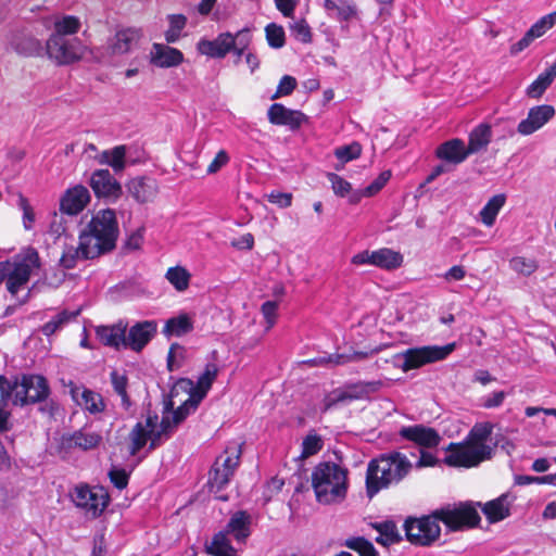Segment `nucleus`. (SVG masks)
<instances>
[{
    "label": "nucleus",
    "mask_w": 556,
    "mask_h": 556,
    "mask_svg": "<svg viewBox=\"0 0 556 556\" xmlns=\"http://www.w3.org/2000/svg\"><path fill=\"white\" fill-rule=\"evenodd\" d=\"M481 518L477 509L470 504H460L456 507L445 506L422 517H407L403 529L406 540L416 546H431L440 539L443 522L447 532L460 531L479 525Z\"/></svg>",
    "instance_id": "f257e3e1"
},
{
    "label": "nucleus",
    "mask_w": 556,
    "mask_h": 556,
    "mask_svg": "<svg viewBox=\"0 0 556 556\" xmlns=\"http://www.w3.org/2000/svg\"><path fill=\"white\" fill-rule=\"evenodd\" d=\"M413 465L406 455L400 452L381 454L371 459L366 470V493L372 498L380 490L401 482Z\"/></svg>",
    "instance_id": "f03ea898"
},
{
    "label": "nucleus",
    "mask_w": 556,
    "mask_h": 556,
    "mask_svg": "<svg viewBox=\"0 0 556 556\" xmlns=\"http://www.w3.org/2000/svg\"><path fill=\"white\" fill-rule=\"evenodd\" d=\"M491 433L492 427L489 424L473 426L464 443H451L447 446L448 454L445 456L444 463L452 467L470 468L491 458L492 448L485 444Z\"/></svg>",
    "instance_id": "7ed1b4c3"
},
{
    "label": "nucleus",
    "mask_w": 556,
    "mask_h": 556,
    "mask_svg": "<svg viewBox=\"0 0 556 556\" xmlns=\"http://www.w3.org/2000/svg\"><path fill=\"white\" fill-rule=\"evenodd\" d=\"M49 395L50 388L43 376L23 374L10 380L0 375V406H5L10 400L18 406L36 404Z\"/></svg>",
    "instance_id": "20e7f679"
},
{
    "label": "nucleus",
    "mask_w": 556,
    "mask_h": 556,
    "mask_svg": "<svg viewBox=\"0 0 556 556\" xmlns=\"http://www.w3.org/2000/svg\"><path fill=\"white\" fill-rule=\"evenodd\" d=\"M312 488L318 503H341L348 493V469L332 462L319 463L312 471Z\"/></svg>",
    "instance_id": "39448f33"
},
{
    "label": "nucleus",
    "mask_w": 556,
    "mask_h": 556,
    "mask_svg": "<svg viewBox=\"0 0 556 556\" xmlns=\"http://www.w3.org/2000/svg\"><path fill=\"white\" fill-rule=\"evenodd\" d=\"M252 516L247 510H237L231 514L225 528L212 538L205 545L207 554L213 556H237L238 551L231 545L230 536L238 544H245L252 533Z\"/></svg>",
    "instance_id": "423d86ee"
},
{
    "label": "nucleus",
    "mask_w": 556,
    "mask_h": 556,
    "mask_svg": "<svg viewBox=\"0 0 556 556\" xmlns=\"http://www.w3.org/2000/svg\"><path fill=\"white\" fill-rule=\"evenodd\" d=\"M80 235L87 240V250L94 247L92 253L101 256L113 251L119 235L115 211L105 208L97 212Z\"/></svg>",
    "instance_id": "0eeeda50"
},
{
    "label": "nucleus",
    "mask_w": 556,
    "mask_h": 556,
    "mask_svg": "<svg viewBox=\"0 0 556 556\" xmlns=\"http://www.w3.org/2000/svg\"><path fill=\"white\" fill-rule=\"evenodd\" d=\"M39 267V254L36 249L29 247L21 254L20 261L0 262V283L7 280L8 291L15 296L20 290L26 288L33 269Z\"/></svg>",
    "instance_id": "6e6552de"
},
{
    "label": "nucleus",
    "mask_w": 556,
    "mask_h": 556,
    "mask_svg": "<svg viewBox=\"0 0 556 556\" xmlns=\"http://www.w3.org/2000/svg\"><path fill=\"white\" fill-rule=\"evenodd\" d=\"M455 349L454 343L444 346L428 345L421 348L408 349L405 352L395 355L394 365L403 371L419 368L426 364L444 359Z\"/></svg>",
    "instance_id": "1a4fd4ad"
},
{
    "label": "nucleus",
    "mask_w": 556,
    "mask_h": 556,
    "mask_svg": "<svg viewBox=\"0 0 556 556\" xmlns=\"http://www.w3.org/2000/svg\"><path fill=\"white\" fill-rule=\"evenodd\" d=\"M86 47L78 37L50 35L43 48L47 56L58 65H70L84 56Z\"/></svg>",
    "instance_id": "9d476101"
},
{
    "label": "nucleus",
    "mask_w": 556,
    "mask_h": 556,
    "mask_svg": "<svg viewBox=\"0 0 556 556\" xmlns=\"http://www.w3.org/2000/svg\"><path fill=\"white\" fill-rule=\"evenodd\" d=\"M71 497L75 506L91 518L99 517L109 504V495L103 489H91L87 484L75 486Z\"/></svg>",
    "instance_id": "9b49d317"
},
{
    "label": "nucleus",
    "mask_w": 556,
    "mask_h": 556,
    "mask_svg": "<svg viewBox=\"0 0 556 556\" xmlns=\"http://www.w3.org/2000/svg\"><path fill=\"white\" fill-rule=\"evenodd\" d=\"M102 435L96 431H89L86 427L72 433L62 434L59 442V452L68 454L73 450L84 452L94 450L102 443Z\"/></svg>",
    "instance_id": "f8f14e48"
},
{
    "label": "nucleus",
    "mask_w": 556,
    "mask_h": 556,
    "mask_svg": "<svg viewBox=\"0 0 556 556\" xmlns=\"http://www.w3.org/2000/svg\"><path fill=\"white\" fill-rule=\"evenodd\" d=\"M143 37L141 28L125 27L117 29L106 41V53L110 55H123L130 52Z\"/></svg>",
    "instance_id": "ddd939ff"
},
{
    "label": "nucleus",
    "mask_w": 556,
    "mask_h": 556,
    "mask_svg": "<svg viewBox=\"0 0 556 556\" xmlns=\"http://www.w3.org/2000/svg\"><path fill=\"white\" fill-rule=\"evenodd\" d=\"M90 187L97 198L106 201H116L122 194L121 184L112 176L109 169H97L90 177Z\"/></svg>",
    "instance_id": "4468645a"
},
{
    "label": "nucleus",
    "mask_w": 556,
    "mask_h": 556,
    "mask_svg": "<svg viewBox=\"0 0 556 556\" xmlns=\"http://www.w3.org/2000/svg\"><path fill=\"white\" fill-rule=\"evenodd\" d=\"M67 387L72 400L89 414L96 415L105 409V403L100 393L73 381H70Z\"/></svg>",
    "instance_id": "2eb2a0df"
},
{
    "label": "nucleus",
    "mask_w": 556,
    "mask_h": 556,
    "mask_svg": "<svg viewBox=\"0 0 556 556\" xmlns=\"http://www.w3.org/2000/svg\"><path fill=\"white\" fill-rule=\"evenodd\" d=\"M399 435L404 440L415 443L421 448L437 447L442 440L435 429L421 424L403 426L399 430Z\"/></svg>",
    "instance_id": "dca6fc26"
},
{
    "label": "nucleus",
    "mask_w": 556,
    "mask_h": 556,
    "mask_svg": "<svg viewBox=\"0 0 556 556\" xmlns=\"http://www.w3.org/2000/svg\"><path fill=\"white\" fill-rule=\"evenodd\" d=\"M90 201V193L83 185L67 189L60 200V212L68 216L79 214Z\"/></svg>",
    "instance_id": "f3484780"
},
{
    "label": "nucleus",
    "mask_w": 556,
    "mask_h": 556,
    "mask_svg": "<svg viewBox=\"0 0 556 556\" xmlns=\"http://www.w3.org/2000/svg\"><path fill=\"white\" fill-rule=\"evenodd\" d=\"M156 333L155 321H140L131 326L125 333V349L140 352Z\"/></svg>",
    "instance_id": "a211bd4d"
},
{
    "label": "nucleus",
    "mask_w": 556,
    "mask_h": 556,
    "mask_svg": "<svg viewBox=\"0 0 556 556\" xmlns=\"http://www.w3.org/2000/svg\"><path fill=\"white\" fill-rule=\"evenodd\" d=\"M268 121L278 126H288L296 130L307 121V116L301 111L287 109L281 103H274L267 111Z\"/></svg>",
    "instance_id": "6ab92c4d"
},
{
    "label": "nucleus",
    "mask_w": 556,
    "mask_h": 556,
    "mask_svg": "<svg viewBox=\"0 0 556 556\" xmlns=\"http://www.w3.org/2000/svg\"><path fill=\"white\" fill-rule=\"evenodd\" d=\"M554 115L555 109L549 104L533 106L529 110L527 118L519 123L517 131L523 136L531 135L543 127Z\"/></svg>",
    "instance_id": "aec40b11"
},
{
    "label": "nucleus",
    "mask_w": 556,
    "mask_h": 556,
    "mask_svg": "<svg viewBox=\"0 0 556 556\" xmlns=\"http://www.w3.org/2000/svg\"><path fill=\"white\" fill-rule=\"evenodd\" d=\"M233 45L232 34L227 31L219 34L214 40L201 39L197 48L201 54L223 59L232 50Z\"/></svg>",
    "instance_id": "412c9836"
},
{
    "label": "nucleus",
    "mask_w": 556,
    "mask_h": 556,
    "mask_svg": "<svg viewBox=\"0 0 556 556\" xmlns=\"http://www.w3.org/2000/svg\"><path fill=\"white\" fill-rule=\"evenodd\" d=\"M151 63L161 68L178 66L184 61L180 50L163 43H153L150 52Z\"/></svg>",
    "instance_id": "4be33fe9"
},
{
    "label": "nucleus",
    "mask_w": 556,
    "mask_h": 556,
    "mask_svg": "<svg viewBox=\"0 0 556 556\" xmlns=\"http://www.w3.org/2000/svg\"><path fill=\"white\" fill-rule=\"evenodd\" d=\"M86 241V238L79 235V244L77 247L66 245L64 248L62 256L60 258V265L63 268L72 269L77 265V262L80 260H93L100 256L97 252L92 253L94 247H91V249L88 250L87 248H85Z\"/></svg>",
    "instance_id": "5701e85b"
},
{
    "label": "nucleus",
    "mask_w": 556,
    "mask_h": 556,
    "mask_svg": "<svg viewBox=\"0 0 556 556\" xmlns=\"http://www.w3.org/2000/svg\"><path fill=\"white\" fill-rule=\"evenodd\" d=\"M469 155L465 142L459 138L447 140L435 150L438 159L454 165L463 163Z\"/></svg>",
    "instance_id": "b1692460"
},
{
    "label": "nucleus",
    "mask_w": 556,
    "mask_h": 556,
    "mask_svg": "<svg viewBox=\"0 0 556 556\" xmlns=\"http://www.w3.org/2000/svg\"><path fill=\"white\" fill-rule=\"evenodd\" d=\"M127 331V325L123 321L111 326H98L96 328L97 338L105 346L119 350L125 349V333Z\"/></svg>",
    "instance_id": "393cba45"
},
{
    "label": "nucleus",
    "mask_w": 556,
    "mask_h": 556,
    "mask_svg": "<svg viewBox=\"0 0 556 556\" xmlns=\"http://www.w3.org/2000/svg\"><path fill=\"white\" fill-rule=\"evenodd\" d=\"M127 188L129 193L139 203H147L152 201L159 192L157 182L151 177L134 178L129 181Z\"/></svg>",
    "instance_id": "a878e982"
},
{
    "label": "nucleus",
    "mask_w": 556,
    "mask_h": 556,
    "mask_svg": "<svg viewBox=\"0 0 556 556\" xmlns=\"http://www.w3.org/2000/svg\"><path fill=\"white\" fill-rule=\"evenodd\" d=\"M11 48L23 56H37L43 53V47L39 39L24 31L16 33L10 40Z\"/></svg>",
    "instance_id": "bb28decb"
},
{
    "label": "nucleus",
    "mask_w": 556,
    "mask_h": 556,
    "mask_svg": "<svg viewBox=\"0 0 556 556\" xmlns=\"http://www.w3.org/2000/svg\"><path fill=\"white\" fill-rule=\"evenodd\" d=\"M219 372V367L215 363H207L204 371L199 376L195 383V392L190 395V403H200L212 388Z\"/></svg>",
    "instance_id": "cd10ccee"
},
{
    "label": "nucleus",
    "mask_w": 556,
    "mask_h": 556,
    "mask_svg": "<svg viewBox=\"0 0 556 556\" xmlns=\"http://www.w3.org/2000/svg\"><path fill=\"white\" fill-rule=\"evenodd\" d=\"M328 16L340 22H349L357 15V8L352 0H325Z\"/></svg>",
    "instance_id": "c85d7f7f"
},
{
    "label": "nucleus",
    "mask_w": 556,
    "mask_h": 556,
    "mask_svg": "<svg viewBox=\"0 0 556 556\" xmlns=\"http://www.w3.org/2000/svg\"><path fill=\"white\" fill-rule=\"evenodd\" d=\"M233 473L230 472L229 469H223L219 466V458L213 465L212 470L210 471L208 478V486L210 492L214 493L215 497L219 501H228V495L219 494L220 491L229 483L230 478Z\"/></svg>",
    "instance_id": "c756f323"
},
{
    "label": "nucleus",
    "mask_w": 556,
    "mask_h": 556,
    "mask_svg": "<svg viewBox=\"0 0 556 556\" xmlns=\"http://www.w3.org/2000/svg\"><path fill=\"white\" fill-rule=\"evenodd\" d=\"M492 140V128L489 124L481 123L476 126L468 137L467 152L469 154L479 153L485 150Z\"/></svg>",
    "instance_id": "7c9ffc66"
},
{
    "label": "nucleus",
    "mask_w": 556,
    "mask_h": 556,
    "mask_svg": "<svg viewBox=\"0 0 556 556\" xmlns=\"http://www.w3.org/2000/svg\"><path fill=\"white\" fill-rule=\"evenodd\" d=\"M371 527L379 533L376 538V542L383 546L396 544L403 540L393 520L374 522L371 523Z\"/></svg>",
    "instance_id": "2f4dec72"
},
{
    "label": "nucleus",
    "mask_w": 556,
    "mask_h": 556,
    "mask_svg": "<svg viewBox=\"0 0 556 556\" xmlns=\"http://www.w3.org/2000/svg\"><path fill=\"white\" fill-rule=\"evenodd\" d=\"M508 495L503 494L500 497L485 503L482 511L490 522H498L509 516Z\"/></svg>",
    "instance_id": "473e14b6"
},
{
    "label": "nucleus",
    "mask_w": 556,
    "mask_h": 556,
    "mask_svg": "<svg viewBox=\"0 0 556 556\" xmlns=\"http://www.w3.org/2000/svg\"><path fill=\"white\" fill-rule=\"evenodd\" d=\"M81 22L74 15L55 16L53 20V31L51 35L60 37H76L80 30Z\"/></svg>",
    "instance_id": "72a5a7b5"
},
{
    "label": "nucleus",
    "mask_w": 556,
    "mask_h": 556,
    "mask_svg": "<svg viewBox=\"0 0 556 556\" xmlns=\"http://www.w3.org/2000/svg\"><path fill=\"white\" fill-rule=\"evenodd\" d=\"M556 78V63L541 73L538 78L528 86L526 93L529 98L538 99L542 97L545 90L552 85Z\"/></svg>",
    "instance_id": "f704fd0d"
},
{
    "label": "nucleus",
    "mask_w": 556,
    "mask_h": 556,
    "mask_svg": "<svg viewBox=\"0 0 556 556\" xmlns=\"http://www.w3.org/2000/svg\"><path fill=\"white\" fill-rule=\"evenodd\" d=\"M374 266L386 270H393L402 266L403 255L388 248L374 251Z\"/></svg>",
    "instance_id": "c9c22d12"
},
{
    "label": "nucleus",
    "mask_w": 556,
    "mask_h": 556,
    "mask_svg": "<svg viewBox=\"0 0 556 556\" xmlns=\"http://www.w3.org/2000/svg\"><path fill=\"white\" fill-rule=\"evenodd\" d=\"M505 202L506 195L504 193L495 194L486 202L480 211L481 220L485 226L491 227L494 225L496 216Z\"/></svg>",
    "instance_id": "e433bc0d"
},
{
    "label": "nucleus",
    "mask_w": 556,
    "mask_h": 556,
    "mask_svg": "<svg viewBox=\"0 0 556 556\" xmlns=\"http://www.w3.org/2000/svg\"><path fill=\"white\" fill-rule=\"evenodd\" d=\"M193 329L191 319L186 315H179L178 317L169 318L163 329L164 334L170 337H181Z\"/></svg>",
    "instance_id": "4c0bfd02"
},
{
    "label": "nucleus",
    "mask_w": 556,
    "mask_h": 556,
    "mask_svg": "<svg viewBox=\"0 0 556 556\" xmlns=\"http://www.w3.org/2000/svg\"><path fill=\"white\" fill-rule=\"evenodd\" d=\"M168 29L165 31L167 43H175L181 37V33L187 25V17L184 14H168Z\"/></svg>",
    "instance_id": "58836bf2"
},
{
    "label": "nucleus",
    "mask_w": 556,
    "mask_h": 556,
    "mask_svg": "<svg viewBox=\"0 0 556 556\" xmlns=\"http://www.w3.org/2000/svg\"><path fill=\"white\" fill-rule=\"evenodd\" d=\"M149 430L146 429L142 422H137L129 433V454L135 456L138 452L144 447L149 441Z\"/></svg>",
    "instance_id": "ea45409f"
},
{
    "label": "nucleus",
    "mask_w": 556,
    "mask_h": 556,
    "mask_svg": "<svg viewBox=\"0 0 556 556\" xmlns=\"http://www.w3.org/2000/svg\"><path fill=\"white\" fill-rule=\"evenodd\" d=\"M166 279L177 291H185L189 287L190 274L182 266H175L167 269Z\"/></svg>",
    "instance_id": "a19ab883"
},
{
    "label": "nucleus",
    "mask_w": 556,
    "mask_h": 556,
    "mask_svg": "<svg viewBox=\"0 0 556 556\" xmlns=\"http://www.w3.org/2000/svg\"><path fill=\"white\" fill-rule=\"evenodd\" d=\"M77 314H78L77 312L68 313L66 311L59 313L51 320H49L41 327L42 333L47 337L54 334L72 318H75L77 316Z\"/></svg>",
    "instance_id": "79ce46f5"
},
{
    "label": "nucleus",
    "mask_w": 556,
    "mask_h": 556,
    "mask_svg": "<svg viewBox=\"0 0 556 556\" xmlns=\"http://www.w3.org/2000/svg\"><path fill=\"white\" fill-rule=\"evenodd\" d=\"M266 40L268 46L274 49H279L285 46L286 37L283 27L276 23H269L265 27Z\"/></svg>",
    "instance_id": "37998d69"
},
{
    "label": "nucleus",
    "mask_w": 556,
    "mask_h": 556,
    "mask_svg": "<svg viewBox=\"0 0 556 556\" xmlns=\"http://www.w3.org/2000/svg\"><path fill=\"white\" fill-rule=\"evenodd\" d=\"M509 267L519 275L530 276L538 269V263L532 258L515 256L509 261Z\"/></svg>",
    "instance_id": "c03bdc74"
},
{
    "label": "nucleus",
    "mask_w": 556,
    "mask_h": 556,
    "mask_svg": "<svg viewBox=\"0 0 556 556\" xmlns=\"http://www.w3.org/2000/svg\"><path fill=\"white\" fill-rule=\"evenodd\" d=\"M226 456H219V466L223 469H229L231 473L235 472L236 467L239 465L241 448L240 445L235 444L225 451Z\"/></svg>",
    "instance_id": "a18cd8bd"
},
{
    "label": "nucleus",
    "mask_w": 556,
    "mask_h": 556,
    "mask_svg": "<svg viewBox=\"0 0 556 556\" xmlns=\"http://www.w3.org/2000/svg\"><path fill=\"white\" fill-rule=\"evenodd\" d=\"M367 354L364 352H355L352 355H345V354H333L329 357H320V358H314L308 361V363L313 365H319L325 363H332L334 365H342L351 361L361 359L366 357Z\"/></svg>",
    "instance_id": "49530a36"
},
{
    "label": "nucleus",
    "mask_w": 556,
    "mask_h": 556,
    "mask_svg": "<svg viewBox=\"0 0 556 556\" xmlns=\"http://www.w3.org/2000/svg\"><path fill=\"white\" fill-rule=\"evenodd\" d=\"M362 153V146L354 141L348 146H342L336 149L334 155L343 163L358 159Z\"/></svg>",
    "instance_id": "de8ad7c7"
},
{
    "label": "nucleus",
    "mask_w": 556,
    "mask_h": 556,
    "mask_svg": "<svg viewBox=\"0 0 556 556\" xmlns=\"http://www.w3.org/2000/svg\"><path fill=\"white\" fill-rule=\"evenodd\" d=\"M200 403H190V396L176 409H172L169 412V416L173 418L174 426H178L180 422H182L187 416L190 414L191 410H194Z\"/></svg>",
    "instance_id": "09e8293b"
},
{
    "label": "nucleus",
    "mask_w": 556,
    "mask_h": 556,
    "mask_svg": "<svg viewBox=\"0 0 556 556\" xmlns=\"http://www.w3.org/2000/svg\"><path fill=\"white\" fill-rule=\"evenodd\" d=\"M323 448V441L320 437L316 434H309L304 438L302 442V453L301 456L306 458L312 455L317 454Z\"/></svg>",
    "instance_id": "8fccbe9b"
},
{
    "label": "nucleus",
    "mask_w": 556,
    "mask_h": 556,
    "mask_svg": "<svg viewBox=\"0 0 556 556\" xmlns=\"http://www.w3.org/2000/svg\"><path fill=\"white\" fill-rule=\"evenodd\" d=\"M327 177H328V180L331 182L333 192L337 195L344 198L351 192V190H352L351 184L349 181H346L345 179H343L341 176H339L334 173H329L327 175Z\"/></svg>",
    "instance_id": "3c124183"
},
{
    "label": "nucleus",
    "mask_w": 556,
    "mask_h": 556,
    "mask_svg": "<svg viewBox=\"0 0 556 556\" xmlns=\"http://www.w3.org/2000/svg\"><path fill=\"white\" fill-rule=\"evenodd\" d=\"M291 33L295 39L308 43L312 41L311 27L305 20L294 22L291 27Z\"/></svg>",
    "instance_id": "603ef678"
},
{
    "label": "nucleus",
    "mask_w": 556,
    "mask_h": 556,
    "mask_svg": "<svg viewBox=\"0 0 556 556\" xmlns=\"http://www.w3.org/2000/svg\"><path fill=\"white\" fill-rule=\"evenodd\" d=\"M126 150V146H117L110 150V166L116 173L125 168Z\"/></svg>",
    "instance_id": "864d4df0"
},
{
    "label": "nucleus",
    "mask_w": 556,
    "mask_h": 556,
    "mask_svg": "<svg viewBox=\"0 0 556 556\" xmlns=\"http://www.w3.org/2000/svg\"><path fill=\"white\" fill-rule=\"evenodd\" d=\"M173 409V401L167 400L164 405L163 417L160 424L159 430L165 434V439H168L176 426L173 424V418L169 416V412Z\"/></svg>",
    "instance_id": "5fc2aeb1"
},
{
    "label": "nucleus",
    "mask_w": 556,
    "mask_h": 556,
    "mask_svg": "<svg viewBox=\"0 0 556 556\" xmlns=\"http://www.w3.org/2000/svg\"><path fill=\"white\" fill-rule=\"evenodd\" d=\"M516 483L519 485H528L531 483L556 485V475L552 473L542 477L517 476Z\"/></svg>",
    "instance_id": "6e6d98bb"
},
{
    "label": "nucleus",
    "mask_w": 556,
    "mask_h": 556,
    "mask_svg": "<svg viewBox=\"0 0 556 556\" xmlns=\"http://www.w3.org/2000/svg\"><path fill=\"white\" fill-rule=\"evenodd\" d=\"M296 87V80L294 77L285 75L277 87L276 92L271 96V99H278L283 96H289Z\"/></svg>",
    "instance_id": "4d7b16f0"
},
{
    "label": "nucleus",
    "mask_w": 556,
    "mask_h": 556,
    "mask_svg": "<svg viewBox=\"0 0 556 556\" xmlns=\"http://www.w3.org/2000/svg\"><path fill=\"white\" fill-rule=\"evenodd\" d=\"M18 206L23 211V224L25 229H31L35 222L34 210L30 206L28 200L22 194L18 197Z\"/></svg>",
    "instance_id": "13d9d810"
},
{
    "label": "nucleus",
    "mask_w": 556,
    "mask_h": 556,
    "mask_svg": "<svg viewBox=\"0 0 556 556\" xmlns=\"http://www.w3.org/2000/svg\"><path fill=\"white\" fill-rule=\"evenodd\" d=\"M185 349L178 343H173L169 348V352L167 355V368L169 371H174L175 369L180 367V363L177 361L184 358Z\"/></svg>",
    "instance_id": "bf43d9fd"
},
{
    "label": "nucleus",
    "mask_w": 556,
    "mask_h": 556,
    "mask_svg": "<svg viewBox=\"0 0 556 556\" xmlns=\"http://www.w3.org/2000/svg\"><path fill=\"white\" fill-rule=\"evenodd\" d=\"M180 392L187 393L190 396L191 393L195 392L194 382L189 378H180L177 380L170 390L169 400L177 396Z\"/></svg>",
    "instance_id": "052dcab7"
},
{
    "label": "nucleus",
    "mask_w": 556,
    "mask_h": 556,
    "mask_svg": "<svg viewBox=\"0 0 556 556\" xmlns=\"http://www.w3.org/2000/svg\"><path fill=\"white\" fill-rule=\"evenodd\" d=\"M261 311H262L264 318L266 319V323H267L266 329L268 330L276 323L278 303L276 301H266L262 304Z\"/></svg>",
    "instance_id": "680f3d73"
},
{
    "label": "nucleus",
    "mask_w": 556,
    "mask_h": 556,
    "mask_svg": "<svg viewBox=\"0 0 556 556\" xmlns=\"http://www.w3.org/2000/svg\"><path fill=\"white\" fill-rule=\"evenodd\" d=\"M391 177L389 170L382 172L370 185L365 188V195L372 197L378 193Z\"/></svg>",
    "instance_id": "e2e57ef3"
},
{
    "label": "nucleus",
    "mask_w": 556,
    "mask_h": 556,
    "mask_svg": "<svg viewBox=\"0 0 556 556\" xmlns=\"http://www.w3.org/2000/svg\"><path fill=\"white\" fill-rule=\"evenodd\" d=\"M111 384L114 392L118 395L124 393L128 388V378L125 374H121L117 370H113L110 374Z\"/></svg>",
    "instance_id": "0e129e2a"
},
{
    "label": "nucleus",
    "mask_w": 556,
    "mask_h": 556,
    "mask_svg": "<svg viewBox=\"0 0 556 556\" xmlns=\"http://www.w3.org/2000/svg\"><path fill=\"white\" fill-rule=\"evenodd\" d=\"M111 482L118 490H123L127 486L129 475L124 469L112 468L109 471Z\"/></svg>",
    "instance_id": "69168bd1"
},
{
    "label": "nucleus",
    "mask_w": 556,
    "mask_h": 556,
    "mask_svg": "<svg viewBox=\"0 0 556 556\" xmlns=\"http://www.w3.org/2000/svg\"><path fill=\"white\" fill-rule=\"evenodd\" d=\"M65 223L66 222H65L64 217L62 215L58 214L56 212H54L52 214L51 222L49 225V232L51 235L55 236V238H60L66 231Z\"/></svg>",
    "instance_id": "338daca9"
},
{
    "label": "nucleus",
    "mask_w": 556,
    "mask_h": 556,
    "mask_svg": "<svg viewBox=\"0 0 556 556\" xmlns=\"http://www.w3.org/2000/svg\"><path fill=\"white\" fill-rule=\"evenodd\" d=\"M142 242L143 229H137L127 237L123 245V249L127 251H136L141 248Z\"/></svg>",
    "instance_id": "774afa93"
}]
</instances>
